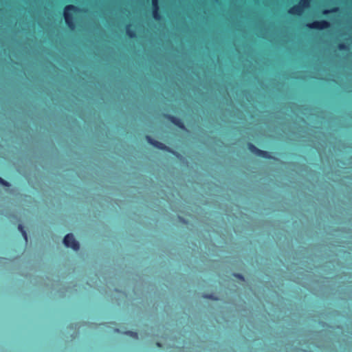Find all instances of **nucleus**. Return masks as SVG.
<instances>
[{
	"label": "nucleus",
	"mask_w": 352,
	"mask_h": 352,
	"mask_svg": "<svg viewBox=\"0 0 352 352\" xmlns=\"http://www.w3.org/2000/svg\"><path fill=\"white\" fill-rule=\"evenodd\" d=\"M204 298L211 299V300H219V298L215 296H214L213 294H206V295H204Z\"/></svg>",
	"instance_id": "obj_12"
},
{
	"label": "nucleus",
	"mask_w": 352,
	"mask_h": 352,
	"mask_svg": "<svg viewBox=\"0 0 352 352\" xmlns=\"http://www.w3.org/2000/svg\"><path fill=\"white\" fill-rule=\"evenodd\" d=\"M258 156L263 158H270V155L268 152L261 150Z\"/></svg>",
	"instance_id": "obj_10"
},
{
	"label": "nucleus",
	"mask_w": 352,
	"mask_h": 352,
	"mask_svg": "<svg viewBox=\"0 0 352 352\" xmlns=\"http://www.w3.org/2000/svg\"><path fill=\"white\" fill-rule=\"evenodd\" d=\"M76 10H77V8L72 5L67 6L64 9L63 15L65 21L71 30H74L75 28V25L72 21V16L70 14L69 11Z\"/></svg>",
	"instance_id": "obj_2"
},
{
	"label": "nucleus",
	"mask_w": 352,
	"mask_h": 352,
	"mask_svg": "<svg viewBox=\"0 0 352 352\" xmlns=\"http://www.w3.org/2000/svg\"><path fill=\"white\" fill-rule=\"evenodd\" d=\"M158 10L159 8H153V15L156 20H159L160 19V16L158 14Z\"/></svg>",
	"instance_id": "obj_11"
},
{
	"label": "nucleus",
	"mask_w": 352,
	"mask_h": 352,
	"mask_svg": "<svg viewBox=\"0 0 352 352\" xmlns=\"http://www.w3.org/2000/svg\"><path fill=\"white\" fill-rule=\"evenodd\" d=\"M124 333L129 335L130 336H131L135 339H138V333L136 332H133V331H126Z\"/></svg>",
	"instance_id": "obj_13"
},
{
	"label": "nucleus",
	"mask_w": 352,
	"mask_h": 352,
	"mask_svg": "<svg viewBox=\"0 0 352 352\" xmlns=\"http://www.w3.org/2000/svg\"><path fill=\"white\" fill-rule=\"evenodd\" d=\"M168 118L171 120V122L174 123L175 125L178 126L182 129H184V125L180 119L173 116H168Z\"/></svg>",
	"instance_id": "obj_6"
},
{
	"label": "nucleus",
	"mask_w": 352,
	"mask_h": 352,
	"mask_svg": "<svg viewBox=\"0 0 352 352\" xmlns=\"http://www.w3.org/2000/svg\"><path fill=\"white\" fill-rule=\"evenodd\" d=\"M146 140L151 144H152L155 148H157L160 150L169 151L168 147L166 146L165 144L160 142L153 140L148 135L146 136Z\"/></svg>",
	"instance_id": "obj_4"
},
{
	"label": "nucleus",
	"mask_w": 352,
	"mask_h": 352,
	"mask_svg": "<svg viewBox=\"0 0 352 352\" xmlns=\"http://www.w3.org/2000/svg\"><path fill=\"white\" fill-rule=\"evenodd\" d=\"M311 0H300L299 4L305 9L309 6Z\"/></svg>",
	"instance_id": "obj_9"
},
{
	"label": "nucleus",
	"mask_w": 352,
	"mask_h": 352,
	"mask_svg": "<svg viewBox=\"0 0 352 352\" xmlns=\"http://www.w3.org/2000/svg\"><path fill=\"white\" fill-rule=\"evenodd\" d=\"M329 10H324V11L323 12V13H324V14H327V13H329Z\"/></svg>",
	"instance_id": "obj_19"
},
{
	"label": "nucleus",
	"mask_w": 352,
	"mask_h": 352,
	"mask_svg": "<svg viewBox=\"0 0 352 352\" xmlns=\"http://www.w3.org/2000/svg\"><path fill=\"white\" fill-rule=\"evenodd\" d=\"M234 276L242 280H244V277L242 274H234Z\"/></svg>",
	"instance_id": "obj_18"
},
{
	"label": "nucleus",
	"mask_w": 352,
	"mask_h": 352,
	"mask_svg": "<svg viewBox=\"0 0 352 352\" xmlns=\"http://www.w3.org/2000/svg\"><path fill=\"white\" fill-rule=\"evenodd\" d=\"M0 183L5 186H10V184L8 182L2 179L1 177H0Z\"/></svg>",
	"instance_id": "obj_15"
},
{
	"label": "nucleus",
	"mask_w": 352,
	"mask_h": 352,
	"mask_svg": "<svg viewBox=\"0 0 352 352\" xmlns=\"http://www.w3.org/2000/svg\"><path fill=\"white\" fill-rule=\"evenodd\" d=\"M304 8L298 3L294 6L289 10V13L292 14L300 15L303 12Z\"/></svg>",
	"instance_id": "obj_5"
},
{
	"label": "nucleus",
	"mask_w": 352,
	"mask_h": 352,
	"mask_svg": "<svg viewBox=\"0 0 352 352\" xmlns=\"http://www.w3.org/2000/svg\"><path fill=\"white\" fill-rule=\"evenodd\" d=\"M152 4L153 8H159L157 0H152Z\"/></svg>",
	"instance_id": "obj_16"
},
{
	"label": "nucleus",
	"mask_w": 352,
	"mask_h": 352,
	"mask_svg": "<svg viewBox=\"0 0 352 352\" xmlns=\"http://www.w3.org/2000/svg\"><path fill=\"white\" fill-rule=\"evenodd\" d=\"M330 26L329 22L327 21H316L312 23H308L307 27L312 29L323 30Z\"/></svg>",
	"instance_id": "obj_3"
},
{
	"label": "nucleus",
	"mask_w": 352,
	"mask_h": 352,
	"mask_svg": "<svg viewBox=\"0 0 352 352\" xmlns=\"http://www.w3.org/2000/svg\"><path fill=\"white\" fill-rule=\"evenodd\" d=\"M18 229L21 232V234L23 235L25 242H28V234L26 231L24 230L23 226L21 224H19L18 226Z\"/></svg>",
	"instance_id": "obj_8"
},
{
	"label": "nucleus",
	"mask_w": 352,
	"mask_h": 352,
	"mask_svg": "<svg viewBox=\"0 0 352 352\" xmlns=\"http://www.w3.org/2000/svg\"><path fill=\"white\" fill-rule=\"evenodd\" d=\"M126 33L130 38H133L135 36V34L132 30H130L129 26L126 28Z\"/></svg>",
	"instance_id": "obj_14"
},
{
	"label": "nucleus",
	"mask_w": 352,
	"mask_h": 352,
	"mask_svg": "<svg viewBox=\"0 0 352 352\" xmlns=\"http://www.w3.org/2000/svg\"><path fill=\"white\" fill-rule=\"evenodd\" d=\"M63 242L65 247L69 248L74 251H78L80 249V243L75 239L74 235L72 233L66 234Z\"/></svg>",
	"instance_id": "obj_1"
},
{
	"label": "nucleus",
	"mask_w": 352,
	"mask_h": 352,
	"mask_svg": "<svg viewBox=\"0 0 352 352\" xmlns=\"http://www.w3.org/2000/svg\"><path fill=\"white\" fill-rule=\"evenodd\" d=\"M338 48L340 50H346V45L345 44H344V43H340L338 45Z\"/></svg>",
	"instance_id": "obj_17"
},
{
	"label": "nucleus",
	"mask_w": 352,
	"mask_h": 352,
	"mask_svg": "<svg viewBox=\"0 0 352 352\" xmlns=\"http://www.w3.org/2000/svg\"><path fill=\"white\" fill-rule=\"evenodd\" d=\"M157 345L158 346H161L160 343H159V342H157Z\"/></svg>",
	"instance_id": "obj_20"
},
{
	"label": "nucleus",
	"mask_w": 352,
	"mask_h": 352,
	"mask_svg": "<svg viewBox=\"0 0 352 352\" xmlns=\"http://www.w3.org/2000/svg\"><path fill=\"white\" fill-rule=\"evenodd\" d=\"M248 148L251 152H252L253 153H254L256 155L258 156V155L261 151L260 149L257 148L254 144H252L251 143L248 144Z\"/></svg>",
	"instance_id": "obj_7"
}]
</instances>
